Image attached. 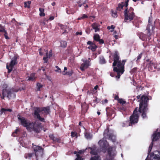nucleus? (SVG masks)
Wrapping results in <instances>:
<instances>
[{
    "label": "nucleus",
    "instance_id": "nucleus-1",
    "mask_svg": "<svg viewBox=\"0 0 160 160\" xmlns=\"http://www.w3.org/2000/svg\"><path fill=\"white\" fill-rule=\"evenodd\" d=\"M113 62L112 66L113 67V71L117 72V75L115 78L118 80L125 71L124 65L126 62V60H123L122 61L119 60V56L117 52H115L113 56Z\"/></svg>",
    "mask_w": 160,
    "mask_h": 160
},
{
    "label": "nucleus",
    "instance_id": "nucleus-2",
    "mask_svg": "<svg viewBox=\"0 0 160 160\" xmlns=\"http://www.w3.org/2000/svg\"><path fill=\"white\" fill-rule=\"evenodd\" d=\"M137 98L138 99H140L139 101V108L138 107V111L139 113H142L141 116L143 118L146 117V113L148 110V102L149 98L144 95H142L141 97L140 95H138Z\"/></svg>",
    "mask_w": 160,
    "mask_h": 160
},
{
    "label": "nucleus",
    "instance_id": "nucleus-3",
    "mask_svg": "<svg viewBox=\"0 0 160 160\" xmlns=\"http://www.w3.org/2000/svg\"><path fill=\"white\" fill-rule=\"evenodd\" d=\"M138 110V108H136L134 110L133 114L130 117V122H125L123 123L122 124V127L132 126L138 122L139 114Z\"/></svg>",
    "mask_w": 160,
    "mask_h": 160
},
{
    "label": "nucleus",
    "instance_id": "nucleus-4",
    "mask_svg": "<svg viewBox=\"0 0 160 160\" xmlns=\"http://www.w3.org/2000/svg\"><path fill=\"white\" fill-rule=\"evenodd\" d=\"M42 111H44V112L48 114L50 112V108L49 107H47L44 108L35 107L34 111V115L37 117V118L40 121L42 122H45L44 118H41L40 116L39 113Z\"/></svg>",
    "mask_w": 160,
    "mask_h": 160
},
{
    "label": "nucleus",
    "instance_id": "nucleus-5",
    "mask_svg": "<svg viewBox=\"0 0 160 160\" xmlns=\"http://www.w3.org/2000/svg\"><path fill=\"white\" fill-rule=\"evenodd\" d=\"M147 34H145L142 32H138L137 35L139 38L143 41H147V39L149 41L151 39L150 36L151 33L150 32V25H148L146 29Z\"/></svg>",
    "mask_w": 160,
    "mask_h": 160
},
{
    "label": "nucleus",
    "instance_id": "nucleus-6",
    "mask_svg": "<svg viewBox=\"0 0 160 160\" xmlns=\"http://www.w3.org/2000/svg\"><path fill=\"white\" fill-rule=\"evenodd\" d=\"M133 10V8L132 7H130L128 10L127 8L124 10V22H126L127 21L129 20L130 21H131L133 19L135 16Z\"/></svg>",
    "mask_w": 160,
    "mask_h": 160
},
{
    "label": "nucleus",
    "instance_id": "nucleus-7",
    "mask_svg": "<svg viewBox=\"0 0 160 160\" xmlns=\"http://www.w3.org/2000/svg\"><path fill=\"white\" fill-rule=\"evenodd\" d=\"M20 124L23 127H26L27 129H29L32 125V122L28 120L24 117L19 114L17 115Z\"/></svg>",
    "mask_w": 160,
    "mask_h": 160
},
{
    "label": "nucleus",
    "instance_id": "nucleus-8",
    "mask_svg": "<svg viewBox=\"0 0 160 160\" xmlns=\"http://www.w3.org/2000/svg\"><path fill=\"white\" fill-rule=\"evenodd\" d=\"M18 58V56L17 55L14 56L12 58L9 63V66L8 63L7 64L6 68L8 70V73H10L12 71L13 67L15 65L17 64V59Z\"/></svg>",
    "mask_w": 160,
    "mask_h": 160
},
{
    "label": "nucleus",
    "instance_id": "nucleus-9",
    "mask_svg": "<svg viewBox=\"0 0 160 160\" xmlns=\"http://www.w3.org/2000/svg\"><path fill=\"white\" fill-rule=\"evenodd\" d=\"M32 148L34 152L35 155L37 158L38 157L42 156L43 154V149L40 146H36L32 144Z\"/></svg>",
    "mask_w": 160,
    "mask_h": 160
},
{
    "label": "nucleus",
    "instance_id": "nucleus-10",
    "mask_svg": "<svg viewBox=\"0 0 160 160\" xmlns=\"http://www.w3.org/2000/svg\"><path fill=\"white\" fill-rule=\"evenodd\" d=\"M146 61L148 62L147 64V67L149 71L151 72H155L157 68V64L149 59L146 60Z\"/></svg>",
    "mask_w": 160,
    "mask_h": 160
},
{
    "label": "nucleus",
    "instance_id": "nucleus-11",
    "mask_svg": "<svg viewBox=\"0 0 160 160\" xmlns=\"http://www.w3.org/2000/svg\"><path fill=\"white\" fill-rule=\"evenodd\" d=\"M104 137L108 138V139L114 142L116 141L115 136L112 133L110 132L108 129L105 130L103 133Z\"/></svg>",
    "mask_w": 160,
    "mask_h": 160
},
{
    "label": "nucleus",
    "instance_id": "nucleus-12",
    "mask_svg": "<svg viewBox=\"0 0 160 160\" xmlns=\"http://www.w3.org/2000/svg\"><path fill=\"white\" fill-rule=\"evenodd\" d=\"M98 143L100 145L103 152H105L107 150V147L109 145L108 143L106 141H104L102 140H99Z\"/></svg>",
    "mask_w": 160,
    "mask_h": 160
},
{
    "label": "nucleus",
    "instance_id": "nucleus-13",
    "mask_svg": "<svg viewBox=\"0 0 160 160\" xmlns=\"http://www.w3.org/2000/svg\"><path fill=\"white\" fill-rule=\"evenodd\" d=\"M18 91H14L13 89H3V94H6L7 97L9 99H10L11 97L12 94H14L13 93L14 92H17Z\"/></svg>",
    "mask_w": 160,
    "mask_h": 160
},
{
    "label": "nucleus",
    "instance_id": "nucleus-14",
    "mask_svg": "<svg viewBox=\"0 0 160 160\" xmlns=\"http://www.w3.org/2000/svg\"><path fill=\"white\" fill-rule=\"evenodd\" d=\"M107 114L109 117L111 118H114L115 116V112L114 110L109 107H107L106 108Z\"/></svg>",
    "mask_w": 160,
    "mask_h": 160
},
{
    "label": "nucleus",
    "instance_id": "nucleus-15",
    "mask_svg": "<svg viewBox=\"0 0 160 160\" xmlns=\"http://www.w3.org/2000/svg\"><path fill=\"white\" fill-rule=\"evenodd\" d=\"M129 1V0H127L125 2H122L121 3H119L118 4V7L117 8V10L120 11L123 9L124 6L127 7L128 5Z\"/></svg>",
    "mask_w": 160,
    "mask_h": 160
},
{
    "label": "nucleus",
    "instance_id": "nucleus-16",
    "mask_svg": "<svg viewBox=\"0 0 160 160\" xmlns=\"http://www.w3.org/2000/svg\"><path fill=\"white\" fill-rule=\"evenodd\" d=\"M87 44L89 45L88 48L89 49H91L92 51H95L97 48V46L95 44L90 41H88L87 43Z\"/></svg>",
    "mask_w": 160,
    "mask_h": 160
},
{
    "label": "nucleus",
    "instance_id": "nucleus-17",
    "mask_svg": "<svg viewBox=\"0 0 160 160\" xmlns=\"http://www.w3.org/2000/svg\"><path fill=\"white\" fill-rule=\"evenodd\" d=\"M29 129H33V131L36 133H40L41 131V128L40 126L38 125H35L33 122L32 126Z\"/></svg>",
    "mask_w": 160,
    "mask_h": 160
},
{
    "label": "nucleus",
    "instance_id": "nucleus-18",
    "mask_svg": "<svg viewBox=\"0 0 160 160\" xmlns=\"http://www.w3.org/2000/svg\"><path fill=\"white\" fill-rule=\"evenodd\" d=\"M89 62L86 60L80 66V69L82 71H84L86 69L88 68L89 66Z\"/></svg>",
    "mask_w": 160,
    "mask_h": 160
},
{
    "label": "nucleus",
    "instance_id": "nucleus-19",
    "mask_svg": "<svg viewBox=\"0 0 160 160\" xmlns=\"http://www.w3.org/2000/svg\"><path fill=\"white\" fill-rule=\"evenodd\" d=\"M160 138V132H155L153 135L152 142L157 141Z\"/></svg>",
    "mask_w": 160,
    "mask_h": 160
},
{
    "label": "nucleus",
    "instance_id": "nucleus-20",
    "mask_svg": "<svg viewBox=\"0 0 160 160\" xmlns=\"http://www.w3.org/2000/svg\"><path fill=\"white\" fill-rule=\"evenodd\" d=\"M113 148L112 147L110 146L107 149L108 153L110 157L114 156L115 155V154L113 152Z\"/></svg>",
    "mask_w": 160,
    "mask_h": 160
},
{
    "label": "nucleus",
    "instance_id": "nucleus-21",
    "mask_svg": "<svg viewBox=\"0 0 160 160\" xmlns=\"http://www.w3.org/2000/svg\"><path fill=\"white\" fill-rule=\"evenodd\" d=\"M91 26L93 29L95 30V32L99 31L100 29L98 28L99 25L97 23L92 24Z\"/></svg>",
    "mask_w": 160,
    "mask_h": 160
},
{
    "label": "nucleus",
    "instance_id": "nucleus-22",
    "mask_svg": "<svg viewBox=\"0 0 160 160\" xmlns=\"http://www.w3.org/2000/svg\"><path fill=\"white\" fill-rule=\"evenodd\" d=\"M36 77L35 76V73H32L28 77V80L33 81L35 80Z\"/></svg>",
    "mask_w": 160,
    "mask_h": 160
},
{
    "label": "nucleus",
    "instance_id": "nucleus-23",
    "mask_svg": "<svg viewBox=\"0 0 160 160\" xmlns=\"http://www.w3.org/2000/svg\"><path fill=\"white\" fill-rule=\"evenodd\" d=\"M34 155L33 153H26L25 154L24 156L26 159H31Z\"/></svg>",
    "mask_w": 160,
    "mask_h": 160
},
{
    "label": "nucleus",
    "instance_id": "nucleus-24",
    "mask_svg": "<svg viewBox=\"0 0 160 160\" xmlns=\"http://www.w3.org/2000/svg\"><path fill=\"white\" fill-rule=\"evenodd\" d=\"M139 22L140 21L137 19H135L132 22L133 25L135 26L136 27L138 28L139 27Z\"/></svg>",
    "mask_w": 160,
    "mask_h": 160
},
{
    "label": "nucleus",
    "instance_id": "nucleus-25",
    "mask_svg": "<svg viewBox=\"0 0 160 160\" xmlns=\"http://www.w3.org/2000/svg\"><path fill=\"white\" fill-rule=\"evenodd\" d=\"M12 111V110L11 109H5L4 108H2L0 110V115H2L3 112L5 113L6 111L11 112Z\"/></svg>",
    "mask_w": 160,
    "mask_h": 160
},
{
    "label": "nucleus",
    "instance_id": "nucleus-26",
    "mask_svg": "<svg viewBox=\"0 0 160 160\" xmlns=\"http://www.w3.org/2000/svg\"><path fill=\"white\" fill-rule=\"evenodd\" d=\"M88 148L91 150V151L90 152L91 154L94 155H96L97 154V152L94 148L89 147Z\"/></svg>",
    "mask_w": 160,
    "mask_h": 160
},
{
    "label": "nucleus",
    "instance_id": "nucleus-27",
    "mask_svg": "<svg viewBox=\"0 0 160 160\" xmlns=\"http://www.w3.org/2000/svg\"><path fill=\"white\" fill-rule=\"evenodd\" d=\"M99 63L101 64H104L106 63V62L105 58L103 56H100L99 57Z\"/></svg>",
    "mask_w": 160,
    "mask_h": 160
},
{
    "label": "nucleus",
    "instance_id": "nucleus-28",
    "mask_svg": "<svg viewBox=\"0 0 160 160\" xmlns=\"http://www.w3.org/2000/svg\"><path fill=\"white\" fill-rule=\"evenodd\" d=\"M93 38L94 41L98 42L99 41L100 38L99 34H96L94 35Z\"/></svg>",
    "mask_w": 160,
    "mask_h": 160
},
{
    "label": "nucleus",
    "instance_id": "nucleus-29",
    "mask_svg": "<svg viewBox=\"0 0 160 160\" xmlns=\"http://www.w3.org/2000/svg\"><path fill=\"white\" fill-rule=\"evenodd\" d=\"M39 10L40 11L39 15L41 17H44L45 16V14L44 12V10L43 8H39Z\"/></svg>",
    "mask_w": 160,
    "mask_h": 160
},
{
    "label": "nucleus",
    "instance_id": "nucleus-30",
    "mask_svg": "<svg viewBox=\"0 0 160 160\" xmlns=\"http://www.w3.org/2000/svg\"><path fill=\"white\" fill-rule=\"evenodd\" d=\"M60 46L62 48H65L67 47V42L65 41H60Z\"/></svg>",
    "mask_w": 160,
    "mask_h": 160
},
{
    "label": "nucleus",
    "instance_id": "nucleus-31",
    "mask_svg": "<svg viewBox=\"0 0 160 160\" xmlns=\"http://www.w3.org/2000/svg\"><path fill=\"white\" fill-rule=\"evenodd\" d=\"M31 2L30 1L24 2V7L26 8H30V5L31 4Z\"/></svg>",
    "mask_w": 160,
    "mask_h": 160
},
{
    "label": "nucleus",
    "instance_id": "nucleus-32",
    "mask_svg": "<svg viewBox=\"0 0 160 160\" xmlns=\"http://www.w3.org/2000/svg\"><path fill=\"white\" fill-rule=\"evenodd\" d=\"M159 154H155L153 155V159L154 160H160V153L158 152Z\"/></svg>",
    "mask_w": 160,
    "mask_h": 160
},
{
    "label": "nucleus",
    "instance_id": "nucleus-33",
    "mask_svg": "<svg viewBox=\"0 0 160 160\" xmlns=\"http://www.w3.org/2000/svg\"><path fill=\"white\" fill-rule=\"evenodd\" d=\"M90 160H101V159L99 156L97 155L92 157Z\"/></svg>",
    "mask_w": 160,
    "mask_h": 160
},
{
    "label": "nucleus",
    "instance_id": "nucleus-34",
    "mask_svg": "<svg viewBox=\"0 0 160 160\" xmlns=\"http://www.w3.org/2000/svg\"><path fill=\"white\" fill-rule=\"evenodd\" d=\"M75 108L74 106L69 105L68 106L69 111L71 112H72Z\"/></svg>",
    "mask_w": 160,
    "mask_h": 160
},
{
    "label": "nucleus",
    "instance_id": "nucleus-35",
    "mask_svg": "<svg viewBox=\"0 0 160 160\" xmlns=\"http://www.w3.org/2000/svg\"><path fill=\"white\" fill-rule=\"evenodd\" d=\"M73 73V71L72 70L69 71L68 72H66L65 73H64L63 75H67L68 76H71Z\"/></svg>",
    "mask_w": 160,
    "mask_h": 160
},
{
    "label": "nucleus",
    "instance_id": "nucleus-36",
    "mask_svg": "<svg viewBox=\"0 0 160 160\" xmlns=\"http://www.w3.org/2000/svg\"><path fill=\"white\" fill-rule=\"evenodd\" d=\"M5 30V26H2L0 24V34L1 32H3Z\"/></svg>",
    "mask_w": 160,
    "mask_h": 160
},
{
    "label": "nucleus",
    "instance_id": "nucleus-37",
    "mask_svg": "<svg viewBox=\"0 0 160 160\" xmlns=\"http://www.w3.org/2000/svg\"><path fill=\"white\" fill-rule=\"evenodd\" d=\"M19 132V130L18 129H16L15 131L12 133V136L14 137H17L18 135V132Z\"/></svg>",
    "mask_w": 160,
    "mask_h": 160
},
{
    "label": "nucleus",
    "instance_id": "nucleus-38",
    "mask_svg": "<svg viewBox=\"0 0 160 160\" xmlns=\"http://www.w3.org/2000/svg\"><path fill=\"white\" fill-rule=\"evenodd\" d=\"M43 85L39 83H37V91H40V88H42Z\"/></svg>",
    "mask_w": 160,
    "mask_h": 160
},
{
    "label": "nucleus",
    "instance_id": "nucleus-39",
    "mask_svg": "<svg viewBox=\"0 0 160 160\" xmlns=\"http://www.w3.org/2000/svg\"><path fill=\"white\" fill-rule=\"evenodd\" d=\"M138 68H132L130 72L131 74H132L133 73H136L137 71L138 70Z\"/></svg>",
    "mask_w": 160,
    "mask_h": 160
},
{
    "label": "nucleus",
    "instance_id": "nucleus-40",
    "mask_svg": "<svg viewBox=\"0 0 160 160\" xmlns=\"http://www.w3.org/2000/svg\"><path fill=\"white\" fill-rule=\"evenodd\" d=\"M88 16L85 14H83L82 15V16L81 17H79L78 19V20L83 19L85 18H88Z\"/></svg>",
    "mask_w": 160,
    "mask_h": 160
},
{
    "label": "nucleus",
    "instance_id": "nucleus-41",
    "mask_svg": "<svg viewBox=\"0 0 160 160\" xmlns=\"http://www.w3.org/2000/svg\"><path fill=\"white\" fill-rule=\"evenodd\" d=\"M3 32L4 33V36L6 39H9L10 38L8 36V34L7 31L5 30Z\"/></svg>",
    "mask_w": 160,
    "mask_h": 160
},
{
    "label": "nucleus",
    "instance_id": "nucleus-42",
    "mask_svg": "<svg viewBox=\"0 0 160 160\" xmlns=\"http://www.w3.org/2000/svg\"><path fill=\"white\" fill-rule=\"evenodd\" d=\"M71 136L72 138H73L76 137V138L78 137V135L77 132H71Z\"/></svg>",
    "mask_w": 160,
    "mask_h": 160
},
{
    "label": "nucleus",
    "instance_id": "nucleus-43",
    "mask_svg": "<svg viewBox=\"0 0 160 160\" xmlns=\"http://www.w3.org/2000/svg\"><path fill=\"white\" fill-rule=\"evenodd\" d=\"M85 136L87 139H91L92 138L90 133L88 132H86L85 134Z\"/></svg>",
    "mask_w": 160,
    "mask_h": 160
},
{
    "label": "nucleus",
    "instance_id": "nucleus-44",
    "mask_svg": "<svg viewBox=\"0 0 160 160\" xmlns=\"http://www.w3.org/2000/svg\"><path fill=\"white\" fill-rule=\"evenodd\" d=\"M77 158L75 160H84V159L82 157H81L79 154H77Z\"/></svg>",
    "mask_w": 160,
    "mask_h": 160
},
{
    "label": "nucleus",
    "instance_id": "nucleus-45",
    "mask_svg": "<svg viewBox=\"0 0 160 160\" xmlns=\"http://www.w3.org/2000/svg\"><path fill=\"white\" fill-rule=\"evenodd\" d=\"M112 16L114 18L117 17V12L116 11L112 10Z\"/></svg>",
    "mask_w": 160,
    "mask_h": 160
},
{
    "label": "nucleus",
    "instance_id": "nucleus-46",
    "mask_svg": "<svg viewBox=\"0 0 160 160\" xmlns=\"http://www.w3.org/2000/svg\"><path fill=\"white\" fill-rule=\"evenodd\" d=\"M118 102L120 104H121L122 105H123L126 103V102L125 101L123 100L122 98H120V99L118 100Z\"/></svg>",
    "mask_w": 160,
    "mask_h": 160
},
{
    "label": "nucleus",
    "instance_id": "nucleus-47",
    "mask_svg": "<svg viewBox=\"0 0 160 160\" xmlns=\"http://www.w3.org/2000/svg\"><path fill=\"white\" fill-rule=\"evenodd\" d=\"M49 137L50 138V139L52 140H53V141L54 142H55V141H56V138L53 135L51 134L49 136Z\"/></svg>",
    "mask_w": 160,
    "mask_h": 160
},
{
    "label": "nucleus",
    "instance_id": "nucleus-48",
    "mask_svg": "<svg viewBox=\"0 0 160 160\" xmlns=\"http://www.w3.org/2000/svg\"><path fill=\"white\" fill-rule=\"evenodd\" d=\"M48 52H47L46 53V57H44L43 58V60L44 61V63H47L48 62Z\"/></svg>",
    "mask_w": 160,
    "mask_h": 160
},
{
    "label": "nucleus",
    "instance_id": "nucleus-49",
    "mask_svg": "<svg viewBox=\"0 0 160 160\" xmlns=\"http://www.w3.org/2000/svg\"><path fill=\"white\" fill-rule=\"evenodd\" d=\"M151 18H152V17L151 18L149 17V19H148L149 24L148 25H149V24L150 25V27H151L152 32H153L154 29V27L152 25H151L150 24V22H151L150 21H151Z\"/></svg>",
    "mask_w": 160,
    "mask_h": 160
},
{
    "label": "nucleus",
    "instance_id": "nucleus-50",
    "mask_svg": "<svg viewBox=\"0 0 160 160\" xmlns=\"http://www.w3.org/2000/svg\"><path fill=\"white\" fill-rule=\"evenodd\" d=\"M143 54L142 52H141L137 57V59L136 60V62H137L138 60H139L141 58L142 55Z\"/></svg>",
    "mask_w": 160,
    "mask_h": 160
},
{
    "label": "nucleus",
    "instance_id": "nucleus-51",
    "mask_svg": "<svg viewBox=\"0 0 160 160\" xmlns=\"http://www.w3.org/2000/svg\"><path fill=\"white\" fill-rule=\"evenodd\" d=\"M114 28L115 26L113 25H112L111 26H108L107 27V29L108 30H110L111 29H112V30H111V32H112L113 31Z\"/></svg>",
    "mask_w": 160,
    "mask_h": 160
},
{
    "label": "nucleus",
    "instance_id": "nucleus-52",
    "mask_svg": "<svg viewBox=\"0 0 160 160\" xmlns=\"http://www.w3.org/2000/svg\"><path fill=\"white\" fill-rule=\"evenodd\" d=\"M55 68H56L57 69L55 70V72H59L60 73L61 72V69L58 66H56Z\"/></svg>",
    "mask_w": 160,
    "mask_h": 160
},
{
    "label": "nucleus",
    "instance_id": "nucleus-53",
    "mask_svg": "<svg viewBox=\"0 0 160 160\" xmlns=\"http://www.w3.org/2000/svg\"><path fill=\"white\" fill-rule=\"evenodd\" d=\"M85 32L86 33L88 34H89L91 32V30L90 28H87L85 30Z\"/></svg>",
    "mask_w": 160,
    "mask_h": 160
},
{
    "label": "nucleus",
    "instance_id": "nucleus-54",
    "mask_svg": "<svg viewBox=\"0 0 160 160\" xmlns=\"http://www.w3.org/2000/svg\"><path fill=\"white\" fill-rule=\"evenodd\" d=\"M66 12L68 14H74V12H71L70 10H68L67 8L66 9Z\"/></svg>",
    "mask_w": 160,
    "mask_h": 160
},
{
    "label": "nucleus",
    "instance_id": "nucleus-55",
    "mask_svg": "<svg viewBox=\"0 0 160 160\" xmlns=\"http://www.w3.org/2000/svg\"><path fill=\"white\" fill-rule=\"evenodd\" d=\"M153 144V142H152V143L150 145V146H149L148 150L149 151V152H151V149H152V148Z\"/></svg>",
    "mask_w": 160,
    "mask_h": 160
},
{
    "label": "nucleus",
    "instance_id": "nucleus-56",
    "mask_svg": "<svg viewBox=\"0 0 160 160\" xmlns=\"http://www.w3.org/2000/svg\"><path fill=\"white\" fill-rule=\"evenodd\" d=\"M98 42H99V43L100 44H102L104 43V40L102 39H101L100 38Z\"/></svg>",
    "mask_w": 160,
    "mask_h": 160
},
{
    "label": "nucleus",
    "instance_id": "nucleus-57",
    "mask_svg": "<svg viewBox=\"0 0 160 160\" xmlns=\"http://www.w3.org/2000/svg\"><path fill=\"white\" fill-rule=\"evenodd\" d=\"M82 32H77L76 33V35H82Z\"/></svg>",
    "mask_w": 160,
    "mask_h": 160
},
{
    "label": "nucleus",
    "instance_id": "nucleus-58",
    "mask_svg": "<svg viewBox=\"0 0 160 160\" xmlns=\"http://www.w3.org/2000/svg\"><path fill=\"white\" fill-rule=\"evenodd\" d=\"M110 75L112 77H113L115 76V73L114 72H111L110 73Z\"/></svg>",
    "mask_w": 160,
    "mask_h": 160
},
{
    "label": "nucleus",
    "instance_id": "nucleus-59",
    "mask_svg": "<svg viewBox=\"0 0 160 160\" xmlns=\"http://www.w3.org/2000/svg\"><path fill=\"white\" fill-rule=\"evenodd\" d=\"M108 102V100L107 99H105L104 101H102V103L103 104L107 103Z\"/></svg>",
    "mask_w": 160,
    "mask_h": 160
},
{
    "label": "nucleus",
    "instance_id": "nucleus-60",
    "mask_svg": "<svg viewBox=\"0 0 160 160\" xmlns=\"http://www.w3.org/2000/svg\"><path fill=\"white\" fill-rule=\"evenodd\" d=\"M54 16H51L50 17L49 19L46 20L47 21H48V20H53L54 19Z\"/></svg>",
    "mask_w": 160,
    "mask_h": 160
},
{
    "label": "nucleus",
    "instance_id": "nucleus-61",
    "mask_svg": "<svg viewBox=\"0 0 160 160\" xmlns=\"http://www.w3.org/2000/svg\"><path fill=\"white\" fill-rule=\"evenodd\" d=\"M114 99H115L117 100L118 101L119 99H120V98H119V97L118 95H116V96H115Z\"/></svg>",
    "mask_w": 160,
    "mask_h": 160
},
{
    "label": "nucleus",
    "instance_id": "nucleus-62",
    "mask_svg": "<svg viewBox=\"0 0 160 160\" xmlns=\"http://www.w3.org/2000/svg\"><path fill=\"white\" fill-rule=\"evenodd\" d=\"M84 151L85 150H80L78 153H79V154H81L82 153H84Z\"/></svg>",
    "mask_w": 160,
    "mask_h": 160
},
{
    "label": "nucleus",
    "instance_id": "nucleus-63",
    "mask_svg": "<svg viewBox=\"0 0 160 160\" xmlns=\"http://www.w3.org/2000/svg\"><path fill=\"white\" fill-rule=\"evenodd\" d=\"M46 20H45V19L44 20H43V22H41L42 25H45L46 24L45 22H46Z\"/></svg>",
    "mask_w": 160,
    "mask_h": 160
},
{
    "label": "nucleus",
    "instance_id": "nucleus-64",
    "mask_svg": "<svg viewBox=\"0 0 160 160\" xmlns=\"http://www.w3.org/2000/svg\"><path fill=\"white\" fill-rule=\"evenodd\" d=\"M52 56V51L51 50L49 52V55H48V58H50Z\"/></svg>",
    "mask_w": 160,
    "mask_h": 160
}]
</instances>
